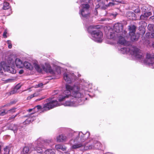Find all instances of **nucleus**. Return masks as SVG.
Masks as SVG:
<instances>
[{
    "label": "nucleus",
    "instance_id": "1",
    "mask_svg": "<svg viewBox=\"0 0 154 154\" xmlns=\"http://www.w3.org/2000/svg\"><path fill=\"white\" fill-rule=\"evenodd\" d=\"M82 92L78 86L66 85V90H64L63 94L59 96L58 100L60 102L68 98L69 96H72L73 97L72 101H66L63 105L65 106H77L81 104L80 103L84 100V95L82 93Z\"/></svg>",
    "mask_w": 154,
    "mask_h": 154
},
{
    "label": "nucleus",
    "instance_id": "2",
    "mask_svg": "<svg viewBox=\"0 0 154 154\" xmlns=\"http://www.w3.org/2000/svg\"><path fill=\"white\" fill-rule=\"evenodd\" d=\"M121 51L123 53H128L129 52L130 54L135 58L141 62H143L149 65V66L154 68V55L147 54L146 60H144L143 57L140 51L135 46H130L129 48H122Z\"/></svg>",
    "mask_w": 154,
    "mask_h": 154
},
{
    "label": "nucleus",
    "instance_id": "3",
    "mask_svg": "<svg viewBox=\"0 0 154 154\" xmlns=\"http://www.w3.org/2000/svg\"><path fill=\"white\" fill-rule=\"evenodd\" d=\"M90 133L87 132L85 134H83L81 131L79 132H74L73 136H74L73 141L74 143L72 145L71 147V149H75L82 148L85 146L84 142L90 136Z\"/></svg>",
    "mask_w": 154,
    "mask_h": 154
},
{
    "label": "nucleus",
    "instance_id": "4",
    "mask_svg": "<svg viewBox=\"0 0 154 154\" xmlns=\"http://www.w3.org/2000/svg\"><path fill=\"white\" fill-rule=\"evenodd\" d=\"M95 26H90L88 29V32L91 35V38L98 42H101L102 41L103 34L99 30L96 29Z\"/></svg>",
    "mask_w": 154,
    "mask_h": 154
},
{
    "label": "nucleus",
    "instance_id": "5",
    "mask_svg": "<svg viewBox=\"0 0 154 154\" xmlns=\"http://www.w3.org/2000/svg\"><path fill=\"white\" fill-rule=\"evenodd\" d=\"M60 105L57 101L52 100L44 104L42 109L44 111H47Z\"/></svg>",
    "mask_w": 154,
    "mask_h": 154
},
{
    "label": "nucleus",
    "instance_id": "6",
    "mask_svg": "<svg viewBox=\"0 0 154 154\" xmlns=\"http://www.w3.org/2000/svg\"><path fill=\"white\" fill-rule=\"evenodd\" d=\"M72 136L73 134L71 133L69 134L66 136L64 134H59L56 137L57 141L59 142H65L69 139Z\"/></svg>",
    "mask_w": 154,
    "mask_h": 154
},
{
    "label": "nucleus",
    "instance_id": "7",
    "mask_svg": "<svg viewBox=\"0 0 154 154\" xmlns=\"http://www.w3.org/2000/svg\"><path fill=\"white\" fill-rule=\"evenodd\" d=\"M81 8L80 10V14L83 17H87L88 13V9L90 6L88 4H83L81 5Z\"/></svg>",
    "mask_w": 154,
    "mask_h": 154
},
{
    "label": "nucleus",
    "instance_id": "8",
    "mask_svg": "<svg viewBox=\"0 0 154 154\" xmlns=\"http://www.w3.org/2000/svg\"><path fill=\"white\" fill-rule=\"evenodd\" d=\"M75 78L73 74H71L69 72H65L63 74L64 80L68 83H70L72 81V80Z\"/></svg>",
    "mask_w": 154,
    "mask_h": 154
},
{
    "label": "nucleus",
    "instance_id": "9",
    "mask_svg": "<svg viewBox=\"0 0 154 154\" xmlns=\"http://www.w3.org/2000/svg\"><path fill=\"white\" fill-rule=\"evenodd\" d=\"M34 148L32 144H29L24 146L22 152V154H28L34 150Z\"/></svg>",
    "mask_w": 154,
    "mask_h": 154
},
{
    "label": "nucleus",
    "instance_id": "10",
    "mask_svg": "<svg viewBox=\"0 0 154 154\" xmlns=\"http://www.w3.org/2000/svg\"><path fill=\"white\" fill-rule=\"evenodd\" d=\"M42 140V138L40 137L38 138L36 141L37 146H36L35 148H34V150H35L39 153H41L43 152V150L42 148L40 146H42V144H41V141Z\"/></svg>",
    "mask_w": 154,
    "mask_h": 154
},
{
    "label": "nucleus",
    "instance_id": "11",
    "mask_svg": "<svg viewBox=\"0 0 154 154\" xmlns=\"http://www.w3.org/2000/svg\"><path fill=\"white\" fill-rule=\"evenodd\" d=\"M122 29L123 26L122 24L120 23H117L114 25L112 30L118 34L122 31Z\"/></svg>",
    "mask_w": 154,
    "mask_h": 154
},
{
    "label": "nucleus",
    "instance_id": "12",
    "mask_svg": "<svg viewBox=\"0 0 154 154\" xmlns=\"http://www.w3.org/2000/svg\"><path fill=\"white\" fill-rule=\"evenodd\" d=\"M43 71L46 72H49L52 74L54 73V71L52 69L50 65L47 63H45V65H43L42 66Z\"/></svg>",
    "mask_w": 154,
    "mask_h": 154
},
{
    "label": "nucleus",
    "instance_id": "13",
    "mask_svg": "<svg viewBox=\"0 0 154 154\" xmlns=\"http://www.w3.org/2000/svg\"><path fill=\"white\" fill-rule=\"evenodd\" d=\"M33 113H32L26 115L23 117H28V118L24 122H23V124L24 125L29 124L31 122L33 121L35 119V117L31 116L32 115Z\"/></svg>",
    "mask_w": 154,
    "mask_h": 154
},
{
    "label": "nucleus",
    "instance_id": "14",
    "mask_svg": "<svg viewBox=\"0 0 154 154\" xmlns=\"http://www.w3.org/2000/svg\"><path fill=\"white\" fill-rule=\"evenodd\" d=\"M15 63L16 66L19 68H21L23 67L24 65L22 61L18 58L16 59Z\"/></svg>",
    "mask_w": 154,
    "mask_h": 154
},
{
    "label": "nucleus",
    "instance_id": "15",
    "mask_svg": "<svg viewBox=\"0 0 154 154\" xmlns=\"http://www.w3.org/2000/svg\"><path fill=\"white\" fill-rule=\"evenodd\" d=\"M7 128L8 129L13 131L14 133H15V132L17 131L18 129V127L17 125L13 124H11L8 125L7 126Z\"/></svg>",
    "mask_w": 154,
    "mask_h": 154
},
{
    "label": "nucleus",
    "instance_id": "16",
    "mask_svg": "<svg viewBox=\"0 0 154 154\" xmlns=\"http://www.w3.org/2000/svg\"><path fill=\"white\" fill-rule=\"evenodd\" d=\"M152 14V13L151 12L145 13L143 14H142L140 16V20H144L149 16L151 15Z\"/></svg>",
    "mask_w": 154,
    "mask_h": 154
},
{
    "label": "nucleus",
    "instance_id": "17",
    "mask_svg": "<svg viewBox=\"0 0 154 154\" xmlns=\"http://www.w3.org/2000/svg\"><path fill=\"white\" fill-rule=\"evenodd\" d=\"M119 35L113 30H112L111 32H110L109 35L108 36V38L109 39L116 38Z\"/></svg>",
    "mask_w": 154,
    "mask_h": 154
},
{
    "label": "nucleus",
    "instance_id": "18",
    "mask_svg": "<svg viewBox=\"0 0 154 154\" xmlns=\"http://www.w3.org/2000/svg\"><path fill=\"white\" fill-rule=\"evenodd\" d=\"M52 141L51 139L43 140L42 138V140L41 141V144H42V146H47L50 143H51Z\"/></svg>",
    "mask_w": 154,
    "mask_h": 154
},
{
    "label": "nucleus",
    "instance_id": "19",
    "mask_svg": "<svg viewBox=\"0 0 154 154\" xmlns=\"http://www.w3.org/2000/svg\"><path fill=\"white\" fill-rule=\"evenodd\" d=\"M84 150H88L90 149H94V141L92 143H91L90 144H89L87 145L85 143V146H83V147Z\"/></svg>",
    "mask_w": 154,
    "mask_h": 154
},
{
    "label": "nucleus",
    "instance_id": "20",
    "mask_svg": "<svg viewBox=\"0 0 154 154\" xmlns=\"http://www.w3.org/2000/svg\"><path fill=\"white\" fill-rule=\"evenodd\" d=\"M129 35H132L135 33L136 27L134 25H131L129 26Z\"/></svg>",
    "mask_w": 154,
    "mask_h": 154
},
{
    "label": "nucleus",
    "instance_id": "21",
    "mask_svg": "<svg viewBox=\"0 0 154 154\" xmlns=\"http://www.w3.org/2000/svg\"><path fill=\"white\" fill-rule=\"evenodd\" d=\"M34 66L36 70L38 72H41L43 70L42 68L43 65L39 66L37 64H35L34 65Z\"/></svg>",
    "mask_w": 154,
    "mask_h": 154
},
{
    "label": "nucleus",
    "instance_id": "22",
    "mask_svg": "<svg viewBox=\"0 0 154 154\" xmlns=\"http://www.w3.org/2000/svg\"><path fill=\"white\" fill-rule=\"evenodd\" d=\"M118 42L119 44L123 45H125L127 44L126 41L125 40V38L122 36H119Z\"/></svg>",
    "mask_w": 154,
    "mask_h": 154
},
{
    "label": "nucleus",
    "instance_id": "23",
    "mask_svg": "<svg viewBox=\"0 0 154 154\" xmlns=\"http://www.w3.org/2000/svg\"><path fill=\"white\" fill-rule=\"evenodd\" d=\"M9 149L7 146L4 148L2 150L0 149V154H9Z\"/></svg>",
    "mask_w": 154,
    "mask_h": 154
},
{
    "label": "nucleus",
    "instance_id": "24",
    "mask_svg": "<svg viewBox=\"0 0 154 154\" xmlns=\"http://www.w3.org/2000/svg\"><path fill=\"white\" fill-rule=\"evenodd\" d=\"M55 148L57 149H61L63 151L66 150V148L61 144H57L55 145Z\"/></svg>",
    "mask_w": 154,
    "mask_h": 154
},
{
    "label": "nucleus",
    "instance_id": "25",
    "mask_svg": "<svg viewBox=\"0 0 154 154\" xmlns=\"http://www.w3.org/2000/svg\"><path fill=\"white\" fill-rule=\"evenodd\" d=\"M23 64L24 65L23 67L24 66L27 69L29 70H32V69L33 67L32 65H31L30 63L27 62H24V63H23Z\"/></svg>",
    "mask_w": 154,
    "mask_h": 154
},
{
    "label": "nucleus",
    "instance_id": "26",
    "mask_svg": "<svg viewBox=\"0 0 154 154\" xmlns=\"http://www.w3.org/2000/svg\"><path fill=\"white\" fill-rule=\"evenodd\" d=\"M132 35H129L131 36V40L133 41H134L137 40L139 38V35H135V33L134 34H131Z\"/></svg>",
    "mask_w": 154,
    "mask_h": 154
},
{
    "label": "nucleus",
    "instance_id": "27",
    "mask_svg": "<svg viewBox=\"0 0 154 154\" xmlns=\"http://www.w3.org/2000/svg\"><path fill=\"white\" fill-rule=\"evenodd\" d=\"M7 71L10 73L14 74L16 73V71L14 68L9 66L6 67Z\"/></svg>",
    "mask_w": 154,
    "mask_h": 154
},
{
    "label": "nucleus",
    "instance_id": "28",
    "mask_svg": "<svg viewBox=\"0 0 154 154\" xmlns=\"http://www.w3.org/2000/svg\"><path fill=\"white\" fill-rule=\"evenodd\" d=\"M94 149H99L100 146L101 144L96 140L94 141Z\"/></svg>",
    "mask_w": 154,
    "mask_h": 154
},
{
    "label": "nucleus",
    "instance_id": "29",
    "mask_svg": "<svg viewBox=\"0 0 154 154\" xmlns=\"http://www.w3.org/2000/svg\"><path fill=\"white\" fill-rule=\"evenodd\" d=\"M20 87H18L17 86H16L12 91L10 92L9 93L10 95L14 94L17 93V91L18 89H19L20 88Z\"/></svg>",
    "mask_w": 154,
    "mask_h": 154
},
{
    "label": "nucleus",
    "instance_id": "30",
    "mask_svg": "<svg viewBox=\"0 0 154 154\" xmlns=\"http://www.w3.org/2000/svg\"><path fill=\"white\" fill-rule=\"evenodd\" d=\"M19 114V113H18L16 114L15 115H13L10 116L8 118V120L11 121H14L15 120V118Z\"/></svg>",
    "mask_w": 154,
    "mask_h": 154
},
{
    "label": "nucleus",
    "instance_id": "31",
    "mask_svg": "<svg viewBox=\"0 0 154 154\" xmlns=\"http://www.w3.org/2000/svg\"><path fill=\"white\" fill-rule=\"evenodd\" d=\"M45 154H55V150L52 149H48L45 151Z\"/></svg>",
    "mask_w": 154,
    "mask_h": 154
},
{
    "label": "nucleus",
    "instance_id": "32",
    "mask_svg": "<svg viewBox=\"0 0 154 154\" xmlns=\"http://www.w3.org/2000/svg\"><path fill=\"white\" fill-rule=\"evenodd\" d=\"M9 8V3L7 2H4L3 3L2 9L4 10H6L8 9Z\"/></svg>",
    "mask_w": 154,
    "mask_h": 154
},
{
    "label": "nucleus",
    "instance_id": "33",
    "mask_svg": "<svg viewBox=\"0 0 154 154\" xmlns=\"http://www.w3.org/2000/svg\"><path fill=\"white\" fill-rule=\"evenodd\" d=\"M148 29L150 31L153 32L154 31V25L149 24L148 26Z\"/></svg>",
    "mask_w": 154,
    "mask_h": 154
},
{
    "label": "nucleus",
    "instance_id": "34",
    "mask_svg": "<svg viewBox=\"0 0 154 154\" xmlns=\"http://www.w3.org/2000/svg\"><path fill=\"white\" fill-rule=\"evenodd\" d=\"M16 108L14 107L8 110H7V112H6V113L13 114L14 113H15L16 112Z\"/></svg>",
    "mask_w": 154,
    "mask_h": 154
},
{
    "label": "nucleus",
    "instance_id": "35",
    "mask_svg": "<svg viewBox=\"0 0 154 154\" xmlns=\"http://www.w3.org/2000/svg\"><path fill=\"white\" fill-rule=\"evenodd\" d=\"M38 94L37 93H35L33 94H31L29 96H28L27 98V100H30L33 97H37L38 95Z\"/></svg>",
    "mask_w": 154,
    "mask_h": 154
},
{
    "label": "nucleus",
    "instance_id": "36",
    "mask_svg": "<svg viewBox=\"0 0 154 154\" xmlns=\"http://www.w3.org/2000/svg\"><path fill=\"white\" fill-rule=\"evenodd\" d=\"M7 43L8 44V47L9 48H12V44L11 41L10 40H8L7 42Z\"/></svg>",
    "mask_w": 154,
    "mask_h": 154
},
{
    "label": "nucleus",
    "instance_id": "37",
    "mask_svg": "<svg viewBox=\"0 0 154 154\" xmlns=\"http://www.w3.org/2000/svg\"><path fill=\"white\" fill-rule=\"evenodd\" d=\"M116 4L114 2H109L107 5V6H112L115 5Z\"/></svg>",
    "mask_w": 154,
    "mask_h": 154
},
{
    "label": "nucleus",
    "instance_id": "38",
    "mask_svg": "<svg viewBox=\"0 0 154 154\" xmlns=\"http://www.w3.org/2000/svg\"><path fill=\"white\" fill-rule=\"evenodd\" d=\"M7 112V111L5 110H4L1 112H0V115L2 116H3L5 114H7V113H6Z\"/></svg>",
    "mask_w": 154,
    "mask_h": 154
},
{
    "label": "nucleus",
    "instance_id": "39",
    "mask_svg": "<svg viewBox=\"0 0 154 154\" xmlns=\"http://www.w3.org/2000/svg\"><path fill=\"white\" fill-rule=\"evenodd\" d=\"M56 71L57 72V73L58 74H60V73L61 72L60 67H58L56 69Z\"/></svg>",
    "mask_w": 154,
    "mask_h": 154
},
{
    "label": "nucleus",
    "instance_id": "40",
    "mask_svg": "<svg viewBox=\"0 0 154 154\" xmlns=\"http://www.w3.org/2000/svg\"><path fill=\"white\" fill-rule=\"evenodd\" d=\"M7 33V32L5 31L3 33V36L4 38H6L7 37V35H6V34Z\"/></svg>",
    "mask_w": 154,
    "mask_h": 154
},
{
    "label": "nucleus",
    "instance_id": "41",
    "mask_svg": "<svg viewBox=\"0 0 154 154\" xmlns=\"http://www.w3.org/2000/svg\"><path fill=\"white\" fill-rule=\"evenodd\" d=\"M90 0H80L81 2H86L87 3L89 2Z\"/></svg>",
    "mask_w": 154,
    "mask_h": 154
},
{
    "label": "nucleus",
    "instance_id": "42",
    "mask_svg": "<svg viewBox=\"0 0 154 154\" xmlns=\"http://www.w3.org/2000/svg\"><path fill=\"white\" fill-rule=\"evenodd\" d=\"M37 108V109H42V106L40 105H38L34 108V109Z\"/></svg>",
    "mask_w": 154,
    "mask_h": 154
},
{
    "label": "nucleus",
    "instance_id": "43",
    "mask_svg": "<svg viewBox=\"0 0 154 154\" xmlns=\"http://www.w3.org/2000/svg\"><path fill=\"white\" fill-rule=\"evenodd\" d=\"M43 85V84L42 83H40L39 84H38V85H36V86L37 87H42Z\"/></svg>",
    "mask_w": 154,
    "mask_h": 154
},
{
    "label": "nucleus",
    "instance_id": "44",
    "mask_svg": "<svg viewBox=\"0 0 154 154\" xmlns=\"http://www.w3.org/2000/svg\"><path fill=\"white\" fill-rule=\"evenodd\" d=\"M13 102H11V103H8V104H7L5 105L4 106V107H5V106H10L11 105L13 104Z\"/></svg>",
    "mask_w": 154,
    "mask_h": 154
},
{
    "label": "nucleus",
    "instance_id": "45",
    "mask_svg": "<svg viewBox=\"0 0 154 154\" xmlns=\"http://www.w3.org/2000/svg\"><path fill=\"white\" fill-rule=\"evenodd\" d=\"M59 91L58 90L55 91L53 93V95H55L58 93Z\"/></svg>",
    "mask_w": 154,
    "mask_h": 154
},
{
    "label": "nucleus",
    "instance_id": "46",
    "mask_svg": "<svg viewBox=\"0 0 154 154\" xmlns=\"http://www.w3.org/2000/svg\"><path fill=\"white\" fill-rule=\"evenodd\" d=\"M118 2H119V3H121L122 4H125V2L123 1H118Z\"/></svg>",
    "mask_w": 154,
    "mask_h": 154
},
{
    "label": "nucleus",
    "instance_id": "47",
    "mask_svg": "<svg viewBox=\"0 0 154 154\" xmlns=\"http://www.w3.org/2000/svg\"><path fill=\"white\" fill-rule=\"evenodd\" d=\"M151 38H154V31L153 32L151 33Z\"/></svg>",
    "mask_w": 154,
    "mask_h": 154
},
{
    "label": "nucleus",
    "instance_id": "48",
    "mask_svg": "<svg viewBox=\"0 0 154 154\" xmlns=\"http://www.w3.org/2000/svg\"><path fill=\"white\" fill-rule=\"evenodd\" d=\"M23 72V70H20L19 72V73L20 74H22Z\"/></svg>",
    "mask_w": 154,
    "mask_h": 154
},
{
    "label": "nucleus",
    "instance_id": "49",
    "mask_svg": "<svg viewBox=\"0 0 154 154\" xmlns=\"http://www.w3.org/2000/svg\"><path fill=\"white\" fill-rule=\"evenodd\" d=\"M34 109H29L28 111L29 112H31L32 110H33Z\"/></svg>",
    "mask_w": 154,
    "mask_h": 154
},
{
    "label": "nucleus",
    "instance_id": "50",
    "mask_svg": "<svg viewBox=\"0 0 154 154\" xmlns=\"http://www.w3.org/2000/svg\"><path fill=\"white\" fill-rule=\"evenodd\" d=\"M113 2H118V1H117L116 0H111Z\"/></svg>",
    "mask_w": 154,
    "mask_h": 154
},
{
    "label": "nucleus",
    "instance_id": "51",
    "mask_svg": "<svg viewBox=\"0 0 154 154\" xmlns=\"http://www.w3.org/2000/svg\"><path fill=\"white\" fill-rule=\"evenodd\" d=\"M73 141L72 140H71L70 141V142H69V143H70L71 144H72V141Z\"/></svg>",
    "mask_w": 154,
    "mask_h": 154
},
{
    "label": "nucleus",
    "instance_id": "52",
    "mask_svg": "<svg viewBox=\"0 0 154 154\" xmlns=\"http://www.w3.org/2000/svg\"><path fill=\"white\" fill-rule=\"evenodd\" d=\"M153 14H154V10L153 11ZM152 17H154V16L151 17H150V18H152Z\"/></svg>",
    "mask_w": 154,
    "mask_h": 154
},
{
    "label": "nucleus",
    "instance_id": "53",
    "mask_svg": "<svg viewBox=\"0 0 154 154\" xmlns=\"http://www.w3.org/2000/svg\"><path fill=\"white\" fill-rule=\"evenodd\" d=\"M65 154H70V153L69 152H65Z\"/></svg>",
    "mask_w": 154,
    "mask_h": 154
},
{
    "label": "nucleus",
    "instance_id": "54",
    "mask_svg": "<svg viewBox=\"0 0 154 154\" xmlns=\"http://www.w3.org/2000/svg\"><path fill=\"white\" fill-rule=\"evenodd\" d=\"M127 32L126 31H124V34H125Z\"/></svg>",
    "mask_w": 154,
    "mask_h": 154
},
{
    "label": "nucleus",
    "instance_id": "55",
    "mask_svg": "<svg viewBox=\"0 0 154 154\" xmlns=\"http://www.w3.org/2000/svg\"><path fill=\"white\" fill-rule=\"evenodd\" d=\"M97 10H96V13H95V14H97Z\"/></svg>",
    "mask_w": 154,
    "mask_h": 154
},
{
    "label": "nucleus",
    "instance_id": "56",
    "mask_svg": "<svg viewBox=\"0 0 154 154\" xmlns=\"http://www.w3.org/2000/svg\"><path fill=\"white\" fill-rule=\"evenodd\" d=\"M97 0V2H99L100 0Z\"/></svg>",
    "mask_w": 154,
    "mask_h": 154
},
{
    "label": "nucleus",
    "instance_id": "57",
    "mask_svg": "<svg viewBox=\"0 0 154 154\" xmlns=\"http://www.w3.org/2000/svg\"><path fill=\"white\" fill-rule=\"evenodd\" d=\"M152 19H154V17H152V18H151Z\"/></svg>",
    "mask_w": 154,
    "mask_h": 154
},
{
    "label": "nucleus",
    "instance_id": "58",
    "mask_svg": "<svg viewBox=\"0 0 154 154\" xmlns=\"http://www.w3.org/2000/svg\"><path fill=\"white\" fill-rule=\"evenodd\" d=\"M42 99H43V98H41V99H39V100H41Z\"/></svg>",
    "mask_w": 154,
    "mask_h": 154
},
{
    "label": "nucleus",
    "instance_id": "59",
    "mask_svg": "<svg viewBox=\"0 0 154 154\" xmlns=\"http://www.w3.org/2000/svg\"><path fill=\"white\" fill-rule=\"evenodd\" d=\"M1 69V66L0 65V70Z\"/></svg>",
    "mask_w": 154,
    "mask_h": 154
},
{
    "label": "nucleus",
    "instance_id": "60",
    "mask_svg": "<svg viewBox=\"0 0 154 154\" xmlns=\"http://www.w3.org/2000/svg\"><path fill=\"white\" fill-rule=\"evenodd\" d=\"M153 47H154V44H153Z\"/></svg>",
    "mask_w": 154,
    "mask_h": 154
}]
</instances>
